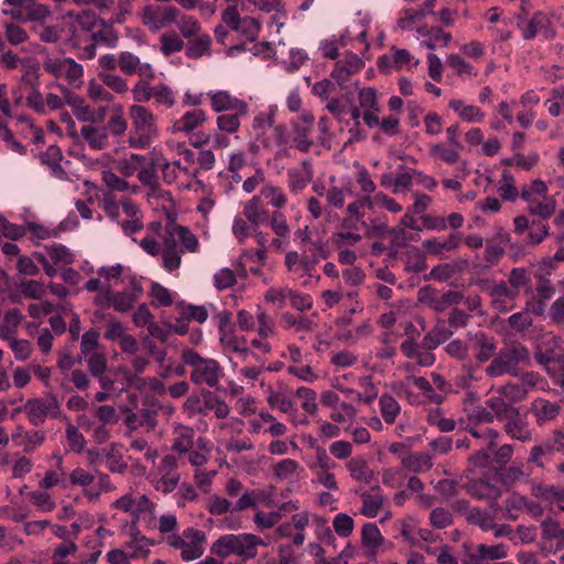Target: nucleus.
Masks as SVG:
<instances>
[{
  "instance_id": "1",
  "label": "nucleus",
  "mask_w": 564,
  "mask_h": 564,
  "mask_svg": "<svg viewBox=\"0 0 564 564\" xmlns=\"http://www.w3.org/2000/svg\"><path fill=\"white\" fill-rule=\"evenodd\" d=\"M199 251V240L192 230L182 225L170 223L163 236V268L173 272L181 267L182 254Z\"/></svg>"
},
{
  "instance_id": "2",
  "label": "nucleus",
  "mask_w": 564,
  "mask_h": 564,
  "mask_svg": "<svg viewBox=\"0 0 564 564\" xmlns=\"http://www.w3.org/2000/svg\"><path fill=\"white\" fill-rule=\"evenodd\" d=\"M131 128L128 144L132 149L147 150L160 135L156 116L142 105H131L128 109Z\"/></svg>"
},
{
  "instance_id": "3",
  "label": "nucleus",
  "mask_w": 564,
  "mask_h": 564,
  "mask_svg": "<svg viewBox=\"0 0 564 564\" xmlns=\"http://www.w3.org/2000/svg\"><path fill=\"white\" fill-rule=\"evenodd\" d=\"M259 546L268 543L253 533H229L219 536L212 545L210 552L219 557L236 555L242 562L253 560L258 555Z\"/></svg>"
},
{
  "instance_id": "4",
  "label": "nucleus",
  "mask_w": 564,
  "mask_h": 564,
  "mask_svg": "<svg viewBox=\"0 0 564 564\" xmlns=\"http://www.w3.org/2000/svg\"><path fill=\"white\" fill-rule=\"evenodd\" d=\"M531 364V354L521 343L510 341L499 349L495 358L485 368L488 378H499L503 375L519 377V366H529Z\"/></svg>"
},
{
  "instance_id": "5",
  "label": "nucleus",
  "mask_w": 564,
  "mask_h": 564,
  "mask_svg": "<svg viewBox=\"0 0 564 564\" xmlns=\"http://www.w3.org/2000/svg\"><path fill=\"white\" fill-rule=\"evenodd\" d=\"M274 110L260 112L254 116L251 130L252 137L262 144L265 150L279 149L280 155H288V129L284 124H275Z\"/></svg>"
},
{
  "instance_id": "6",
  "label": "nucleus",
  "mask_w": 564,
  "mask_h": 564,
  "mask_svg": "<svg viewBox=\"0 0 564 564\" xmlns=\"http://www.w3.org/2000/svg\"><path fill=\"white\" fill-rule=\"evenodd\" d=\"M183 362L191 367L189 379L194 384L216 388L224 376L219 362L212 358H204L192 348L182 350Z\"/></svg>"
},
{
  "instance_id": "7",
  "label": "nucleus",
  "mask_w": 564,
  "mask_h": 564,
  "mask_svg": "<svg viewBox=\"0 0 564 564\" xmlns=\"http://www.w3.org/2000/svg\"><path fill=\"white\" fill-rule=\"evenodd\" d=\"M113 509L120 510L132 517V527L143 520L148 529L154 527L156 518V503L147 495L130 490L111 503Z\"/></svg>"
},
{
  "instance_id": "8",
  "label": "nucleus",
  "mask_w": 564,
  "mask_h": 564,
  "mask_svg": "<svg viewBox=\"0 0 564 564\" xmlns=\"http://www.w3.org/2000/svg\"><path fill=\"white\" fill-rule=\"evenodd\" d=\"M138 17L148 31L158 33L177 21L178 8L171 4L147 3L140 9Z\"/></svg>"
},
{
  "instance_id": "9",
  "label": "nucleus",
  "mask_w": 564,
  "mask_h": 564,
  "mask_svg": "<svg viewBox=\"0 0 564 564\" xmlns=\"http://www.w3.org/2000/svg\"><path fill=\"white\" fill-rule=\"evenodd\" d=\"M477 441L479 449L469 458L474 467H486L489 465L490 451L498 444L499 433L492 429H478L477 425L468 423L465 427Z\"/></svg>"
},
{
  "instance_id": "10",
  "label": "nucleus",
  "mask_w": 564,
  "mask_h": 564,
  "mask_svg": "<svg viewBox=\"0 0 564 564\" xmlns=\"http://www.w3.org/2000/svg\"><path fill=\"white\" fill-rule=\"evenodd\" d=\"M463 299L464 294L459 291L448 290L443 292L430 285L423 286L417 291L419 302L438 313L459 304L463 302Z\"/></svg>"
},
{
  "instance_id": "11",
  "label": "nucleus",
  "mask_w": 564,
  "mask_h": 564,
  "mask_svg": "<svg viewBox=\"0 0 564 564\" xmlns=\"http://www.w3.org/2000/svg\"><path fill=\"white\" fill-rule=\"evenodd\" d=\"M23 411L34 426L42 425L47 417L56 419L61 414L59 403L52 394L28 400L23 405Z\"/></svg>"
},
{
  "instance_id": "12",
  "label": "nucleus",
  "mask_w": 564,
  "mask_h": 564,
  "mask_svg": "<svg viewBox=\"0 0 564 564\" xmlns=\"http://www.w3.org/2000/svg\"><path fill=\"white\" fill-rule=\"evenodd\" d=\"M43 68L56 78H64L70 85L83 83L84 68L70 57H47L43 62Z\"/></svg>"
},
{
  "instance_id": "13",
  "label": "nucleus",
  "mask_w": 564,
  "mask_h": 564,
  "mask_svg": "<svg viewBox=\"0 0 564 564\" xmlns=\"http://www.w3.org/2000/svg\"><path fill=\"white\" fill-rule=\"evenodd\" d=\"M486 292L491 299L492 307L499 313L512 311L517 305L518 295L509 289L506 281H485Z\"/></svg>"
},
{
  "instance_id": "14",
  "label": "nucleus",
  "mask_w": 564,
  "mask_h": 564,
  "mask_svg": "<svg viewBox=\"0 0 564 564\" xmlns=\"http://www.w3.org/2000/svg\"><path fill=\"white\" fill-rule=\"evenodd\" d=\"M120 72L126 76H139L144 79H154L156 77L155 68L151 63L142 62L141 58L130 52H120Z\"/></svg>"
},
{
  "instance_id": "15",
  "label": "nucleus",
  "mask_w": 564,
  "mask_h": 564,
  "mask_svg": "<svg viewBox=\"0 0 564 564\" xmlns=\"http://www.w3.org/2000/svg\"><path fill=\"white\" fill-rule=\"evenodd\" d=\"M364 67V62L356 54H348L338 61L330 74L341 89L348 88L349 79Z\"/></svg>"
},
{
  "instance_id": "16",
  "label": "nucleus",
  "mask_w": 564,
  "mask_h": 564,
  "mask_svg": "<svg viewBox=\"0 0 564 564\" xmlns=\"http://www.w3.org/2000/svg\"><path fill=\"white\" fill-rule=\"evenodd\" d=\"M207 95L210 99L212 108L216 112L237 111L239 115L248 113V104L231 96L228 91H209Z\"/></svg>"
},
{
  "instance_id": "17",
  "label": "nucleus",
  "mask_w": 564,
  "mask_h": 564,
  "mask_svg": "<svg viewBox=\"0 0 564 564\" xmlns=\"http://www.w3.org/2000/svg\"><path fill=\"white\" fill-rule=\"evenodd\" d=\"M467 492L478 500H488L491 506H497L501 490L495 481L485 478L470 479L466 484Z\"/></svg>"
},
{
  "instance_id": "18",
  "label": "nucleus",
  "mask_w": 564,
  "mask_h": 564,
  "mask_svg": "<svg viewBox=\"0 0 564 564\" xmlns=\"http://www.w3.org/2000/svg\"><path fill=\"white\" fill-rule=\"evenodd\" d=\"M468 337L473 343L477 361L482 364L495 358L497 355V340L494 336L484 332H477L475 334L468 333Z\"/></svg>"
},
{
  "instance_id": "19",
  "label": "nucleus",
  "mask_w": 564,
  "mask_h": 564,
  "mask_svg": "<svg viewBox=\"0 0 564 564\" xmlns=\"http://www.w3.org/2000/svg\"><path fill=\"white\" fill-rule=\"evenodd\" d=\"M286 176L289 191L292 194L301 193L313 181L312 163L308 160L302 161L300 167L289 169Z\"/></svg>"
},
{
  "instance_id": "20",
  "label": "nucleus",
  "mask_w": 564,
  "mask_h": 564,
  "mask_svg": "<svg viewBox=\"0 0 564 564\" xmlns=\"http://www.w3.org/2000/svg\"><path fill=\"white\" fill-rule=\"evenodd\" d=\"M462 242L459 232H452L446 239H426L423 246L429 254L447 259L449 254L458 249Z\"/></svg>"
},
{
  "instance_id": "21",
  "label": "nucleus",
  "mask_w": 564,
  "mask_h": 564,
  "mask_svg": "<svg viewBox=\"0 0 564 564\" xmlns=\"http://www.w3.org/2000/svg\"><path fill=\"white\" fill-rule=\"evenodd\" d=\"M531 494L536 499L552 506L555 505L560 510L564 511V486L533 482L531 485Z\"/></svg>"
},
{
  "instance_id": "22",
  "label": "nucleus",
  "mask_w": 564,
  "mask_h": 564,
  "mask_svg": "<svg viewBox=\"0 0 564 564\" xmlns=\"http://www.w3.org/2000/svg\"><path fill=\"white\" fill-rule=\"evenodd\" d=\"M184 536L186 541H184V546H182V558L189 562L200 557L204 553L205 533L195 528H187L184 530Z\"/></svg>"
},
{
  "instance_id": "23",
  "label": "nucleus",
  "mask_w": 564,
  "mask_h": 564,
  "mask_svg": "<svg viewBox=\"0 0 564 564\" xmlns=\"http://www.w3.org/2000/svg\"><path fill=\"white\" fill-rule=\"evenodd\" d=\"M215 392L206 389H202L198 393L191 394L183 404L184 412L189 416L194 417L198 414L207 415L213 406V400Z\"/></svg>"
},
{
  "instance_id": "24",
  "label": "nucleus",
  "mask_w": 564,
  "mask_h": 564,
  "mask_svg": "<svg viewBox=\"0 0 564 564\" xmlns=\"http://www.w3.org/2000/svg\"><path fill=\"white\" fill-rule=\"evenodd\" d=\"M503 421V430L511 438L523 443L532 440V429L519 409H517V414L512 413Z\"/></svg>"
},
{
  "instance_id": "25",
  "label": "nucleus",
  "mask_w": 564,
  "mask_h": 564,
  "mask_svg": "<svg viewBox=\"0 0 564 564\" xmlns=\"http://www.w3.org/2000/svg\"><path fill=\"white\" fill-rule=\"evenodd\" d=\"M79 135L90 149L100 151L109 147V133L105 126L84 124Z\"/></svg>"
},
{
  "instance_id": "26",
  "label": "nucleus",
  "mask_w": 564,
  "mask_h": 564,
  "mask_svg": "<svg viewBox=\"0 0 564 564\" xmlns=\"http://www.w3.org/2000/svg\"><path fill=\"white\" fill-rule=\"evenodd\" d=\"M416 387L423 397L431 403L441 404L444 401L443 394L435 391L433 384L424 377L406 376L402 382L399 383L400 392H406V388Z\"/></svg>"
},
{
  "instance_id": "27",
  "label": "nucleus",
  "mask_w": 564,
  "mask_h": 564,
  "mask_svg": "<svg viewBox=\"0 0 564 564\" xmlns=\"http://www.w3.org/2000/svg\"><path fill=\"white\" fill-rule=\"evenodd\" d=\"M530 412L535 417L536 423L543 425L558 416L561 405L544 398H536L531 402Z\"/></svg>"
},
{
  "instance_id": "28",
  "label": "nucleus",
  "mask_w": 564,
  "mask_h": 564,
  "mask_svg": "<svg viewBox=\"0 0 564 564\" xmlns=\"http://www.w3.org/2000/svg\"><path fill=\"white\" fill-rule=\"evenodd\" d=\"M541 539L544 543H549L551 547L554 546V551H561L564 549V528L558 521L552 518H545L541 524Z\"/></svg>"
},
{
  "instance_id": "29",
  "label": "nucleus",
  "mask_w": 564,
  "mask_h": 564,
  "mask_svg": "<svg viewBox=\"0 0 564 564\" xmlns=\"http://www.w3.org/2000/svg\"><path fill=\"white\" fill-rule=\"evenodd\" d=\"M299 506L293 501L282 503L278 510L270 513L258 511L253 517V522L259 529H270L274 527L285 513L297 510Z\"/></svg>"
},
{
  "instance_id": "30",
  "label": "nucleus",
  "mask_w": 564,
  "mask_h": 564,
  "mask_svg": "<svg viewBox=\"0 0 564 564\" xmlns=\"http://www.w3.org/2000/svg\"><path fill=\"white\" fill-rule=\"evenodd\" d=\"M549 25V18L541 12L535 13L528 22L523 20L518 21V26L522 30L523 39L525 40H531L538 34H544L547 39Z\"/></svg>"
},
{
  "instance_id": "31",
  "label": "nucleus",
  "mask_w": 564,
  "mask_h": 564,
  "mask_svg": "<svg viewBox=\"0 0 564 564\" xmlns=\"http://www.w3.org/2000/svg\"><path fill=\"white\" fill-rule=\"evenodd\" d=\"M507 555L508 547L503 543L495 545L478 544L475 549L474 560L477 564H486L503 560Z\"/></svg>"
},
{
  "instance_id": "32",
  "label": "nucleus",
  "mask_w": 564,
  "mask_h": 564,
  "mask_svg": "<svg viewBox=\"0 0 564 564\" xmlns=\"http://www.w3.org/2000/svg\"><path fill=\"white\" fill-rule=\"evenodd\" d=\"M509 289L512 290L518 296L521 292L524 294H532L533 286L531 273L525 268H513L508 274L506 281Z\"/></svg>"
},
{
  "instance_id": "33",
  "label": "nucleus",
  "mask_w": 564,
  "mask_h": 564,
  "mask_svg": "<svg viewBox=\"0 0 564 564\" xmlns=\"http://www.w3.org/2000/svg\"><path fill=\"white\" fill-rule=\"evenodd\" d=\"M213 41L209 34L202 32L188 40L185 46V55L191 59H198L212 55Z\"/></svg>"
},
{
  "instance_id": "34",
  "label": "nucleus",
  "mask_w": 564,
  "mask_h": 564,
  "mask_svg": "<svg viewBox=\"0 0 564 564\" xmlns=\"http://www.w3.org/2000/svg\"><path fill=\"white\" fill-rule=\"evenodd\" d=\"M453 336V332L444 321L438 319L436 325L423 337L421 347L425 350H433Z\"/></svg>"
},
{
  "instance_id": "35",
  "label": "nucleus",
  "mask_w": 564,
  "mask_h": 564,
  "mask_svg": "<svg viewBox=\"0 0 564 564\" xmlns=\"http://www.w3.org/2000/svg\"><path fill=\"white\" fill-rule=\"evenodd\" d=\"M242 214L254 227H259L269 220V212L263 206L259 196H253L245 204Z\"/></svg>"
},
{
  "instance_id": "36",
  "label": "nucleus",
  "mask_w": 564,
  "mask_h": 564,
  "mask_svg": "<svg viewBox=\"0 0 564 564\" xmlns=\"http://www.w3.org/2000/svg\"><path fill=\"white\" fill-rule=\"evenodd\" d=\"M467 395L470 402L476 400V394L474 392H468ZM464 412L470 424L478 425L494 422L492 415L490 414L487 405L482 406L479 404L475 405L473 403L468 404L467 401H465Z\"/></svg>"
},
{
  "instance_id": "37",
  "label": "nucleus",
  "mask_w": 564,
  "mask_h": 564,
  "mask_svg": "<svg viewBox=\"0 0 564 564\" xmlns=\"http://www.w3.org/2000/svg\"><path fill=\"white\" fill-rule=\"evenodd\" d=\"M154 545V541L148 539L137 529L131 528V540L127 543L129 556L132 558H143L150 553V546Z\"/></svg>"
},
{
  "instance_id": "38",
  "label": "nucleus",
  "mask_w": 564,
  "mask_h": 564,
  "mask_svg": "<svg viewBox=\"0 0 564 564\" xmlns=\"http://www.w3.org/2000/svg\"><path fill=\"white\" fill-rule=\"evenodd\" d=\"M207 117L203 109H194L185 112L180 119L174 121L173 129L176 132L189 133L206 121Z\"/></svg>"
},
{
  "instance_id": "39",
  "label": "nucleus",
  "mask_w": 564,
  "mask_h": 564,
  "mask_svg": "<svg viewBox=\"0 0 564 564\" xmlns=\"http://www.w3.org/2000/svg\"><path fill=\"white\" fill-rule=\"evenodd\" d=\"M361 514L368 518H376L384 502V498L380 488L373 487L369 491L361 494Z\"/></svg>"
},
{
  "instance_id": "40",
  "label": "nucleus",
  "mask_w": 564,
  "mask_h": 564,
  "mask_svg": "<svg viewBox=\"0 0 564 564\" xmlns=\"http://www.w3.org/2000/svg\"><path fill=\"white\" fill-rule=\"evenodd\" d=\"M186 43L175 30L164 32L159 37V51L165 57L183 51Z\"/></svg>"
},
{
  "instance_id": "41",
  "label": "nucleus",
  "mask_w": 564,
  "mask_h": 564,
  "mask_svg": "<svg viewBox=\"0 0 564 564\" xmlns=\"http://www.w3.org/2000/svg\"><path fill=\"white\" fill-rule=\"evenodd\" d=\"M196 446L194 429L185 425H180L175 429V437L172 444V449L185 454L191 452Z\"/></svg>"
},
{
  "instance_id": "42",
  "label": "nucleus",
  "mask_w": 564,
  "mask_h": 564,
  "mask_svg": "<svg viewBox=\"0 0 564 564\" xmlns=\"http://www.w3.org/2000/svg\"><path fill=\"white\" fill-rule=\"evenodd\" d=\"M495 510L475 507L468 510L466 521L471 525L478 527L484 532H489L495 522Z\"/></svg>"
},
{
  "instance_id": "43",
  "label": "nucleus",
  "mask_w": 564,
  "mask_h": 564,
  "mask_svg": "<svg viewBox=\"0 0 564 564\" xmlns=\"http://www.w3.org/2000/svg\"><path fill=\"white\" fill-rule=\"evenodd\" d=\"M401 464L404 469L411 473H424L432 468V457L425 453H410L401 457Z\"/></svg>"
},
{
  "instance_id": "44",
  "label": "nucleus",
  "mask_w": 564,
  "mask_h": 564,
  "mask_svg": "<svg viewBox=\"0 0 564 564\" xmlns=\"http://www.w3.org/2000/svg\"><path fill=\"white\" fill-rule=\"evenodd\" d=\"M490 414L492 415V420L503 421L512 413L517 414V409L513 405H510L500 394L496 393L495 395L488 398L485 401Z\"/></svg>"
},
{
  "instance_id": "45",
  "label": "nucleus",
  "mask_w": 564,
  "mask_h": 564,
  "mask_svg": "<svg viewBox=\"0 0 564 564\" xmlns=\"http://www.w3.org/2000/svg\"><path fill=\"white\" fill-rule=\"evenodd\" d=\"M173 25H176L182 39L191 40L202 33L200 22L193 15L184 14L178 9V18Z\"/></svg>"
},
{
  "instance_id": "46",
  "label": "nucleus",
  "mask_w": 564,
  "mask_h": 564,
  "mask_svg": "<svg viewBox=\"0 0 564 564\" xmlns=\"http://www.w3.org/2000/svg\"><path fill=\"white\" fill-rule=\"evenodd\" d=\"M448 107L453 109L460 119L467 122H481L485 113L480 108L474 105H465L463 100L452 99Z\"/></svg>"
},
{
  "instance_id": "47",
  "label": "nucleus",
  "mask_w": 564,
  "mask_h": 564,
  "mask_svg": "<svg viewBox=\"0 0 564 564\" xmlns=\"http://www.w3.org/2000/svg\"><path fill=\"white\" fill-rule=\"evenodd\" d=\"M145 162L147 158L144 155L130 153V155L121 158L116 162V169L122 176L130 177L134 175Z\"/></svg>"
},
{
  "instance_id": "48",
  "label": "nucleus",
  "mask_w": 564,
  "mask_h": 564,
  "mask_svg": "<svg viewBox=\"0 0 564 564\" xmlns=\"http://www.w3.org/2000/svg\"><path fill=\"white\" fill-rule=\"evenodd\" d=\"M547 195V186L542 180H534L530 184L522 186L520 197L528 206Z\"/></svg>"
},
{
  "instance_id": "49",
  "label": "nucleus",
  "mask_w": 564,
  "mask_h": 564,
  "mask_svg": "<svg viewBox=\"0 0 564 564\" xmlns=\"http://www.w3.org/2000/svg\"><path fill=\"white\" fill-rule=\"evenodd\" d=\"M350 476L361 482L369 484L373 478V471L362 458H352L347 463Z\"/></svg>"
},
{
  "instance_id": "50",
  "label": "nucleus",
  "mask_w": 564,
  "mask_h": 564,
  "mask_svg": "<svg viewBox=\"0 0 564 564\" xmlns=\"http://www.w3.org/2000/svg\"><path fill=\"white\" fill-rule=\"evenodd\" d=\"M495 392L500 394L510 405L519 403L527 398L524 389L519 387L516 382H506L495 389Z\"/></svg>"
},
{
  "instance_id": "51",
  "label": "nucleus",
  "mask_w": 564,
  "mask_h": 564,
  "mask_svg": "<svg viewBox=\"0 0 564 564\" xmlns=\"http://www.w3.org/2000/svg\"><path fill=\"white\" fill-rule=\"evenodd\" d=\"M415 169L400 165L395 176L393 177V193L398 194L404 191H409L415 181Z\"/></svg>"
},
{
  "instance_id": "52",
  "label": "nucleus",
  "mask_w": 564,
  "mask_h": 564,
  "mask_svg": "<svg viewBox=\"0 0 564 564\" xmlns=\"http://www.w3.org/2000/svg\"><path fill=\"white\" fill-rule=\"evenodd\" d=\"M380 412L386 423L392 424L400 414L401 408L398 401L389 394H382L379 399Z\"/></svg>"
},
{
  "instance_id": "53",
  "label": "nucleus",
  "mask_w": 564,
  "mask_h": 564,
  "mask_svg": "<svg viewBox=\"0 0 564 564\" xmlns=\"http://www.w3.org/2000/svg\"><path fill=\"white\" fill-rule=\"evenodd\" d=\"M267 392V401L270 404V406H278L281 412L290 415L295 412L294 403L283 392L275 391L271 387L268 388Z\"/></svg>"
},
{
  "instance_id": "54",
  "label": "nucleus",
  "mask_w": 564,
  "mask_h": 564,
  "mask_svg": "<svg viewBox=\"0 0 564 564\" xmlns=\"http://www.w3.org/2000/svg\"><path fill=\"white\" fill-rule=\"evenodd\" d=\"M281 321L286 328H293L296 333L308 332L316 326L312 317L294 316L291 313H284Z\"/></svg>"
},
{
  "instance_id": "55",
  "label": "nucleus",
  "mask_w": 564,
  "mask_h": 564,
  "mask_svg": "<svg viewBox=\"0 0 564 564\" xmlns=\"http://www.w3.org/2000/svg\"><path fill=\"white\" fill-rule=\"evenodd\" d=\"M555 208V199L552 196L546 195L543 198H540L539 200H535L534 203L530 204L528 206V212L531 215H535L545 219L554 214Z\"/></svg>"
},
{
  "instance_id": "56",
  "label": "nucleus",
  "mask_w": 564,
  "mask_h": 564,
  "mask_svg": "<svg viewBox=\"0 0 564 564\" xmlns=\"http://www.w3.org/2000/svg\"><path fill=\"white\" fill-rule=\"evenodd\" d=\"M99 80L117 94H126L129 90L128 82L115 72H98Z\"/></svg>"
},
{
  "instance_id": "57",
  "label": "nucleus",
  "mask_w": 564,
  "mask_h": 564,
  "mask_svg": "<svg viewBox=\"0 0 564 564\" xmlns=\"http://www.w3.org/2000/svg\"><path fill=\"white\" fill-rule=\"evenodd\" d=\"M152 79L140 78L132 87L131 94L134 100V105H141L150 101L154 95V86L151 83Z\"/></svg>"
},
{
  "instance_id": "58",
  "label": "nucleus",
  "mask_w": 564,
  "mask_h": 564,
  "mask_svg": "<svg viewBox=\"0 0 564 564\" xmlns=\"http://www.w3.org/2000/svg\"><path fill=\"white\" fill-rule=\"evenodd\" d=\"M312 129L302 127L300 124H293L292 127V142L294 147L301 152H308L314 144L311 139Z\"/></svg>"
},
{
  "instance_id": "59",
  "label": "nucleus",
  "mask_w": 564,
  "mask_h": 564,
  "mask_svg": "<svg viewBox=\"0 0 564 564\" xmlns=\"http://www.w3.org/2000/svg\"><path fill=\"white\" fill-rule=\"evenodd\" d=\"M219 340L223 347L228 351L238 352L243 356H248L250 354L249 348L245 346L246 339L243 337L239 338L231 332L221 334Z\"/></svg>"
},
{
  "instance_id": "60",
  "label": "nucleus",
  "mask_w": 564,
  "mask_h": 564,
  "mask_svg": "<svg viewBox=\"0 0 564 564\" xmlns=\"http://www.w3.org/2000/svg\"><path fill=\"white\" fill-rule=\"evenodd\" d=\"M547 111L552 117L564 115V86H557L551 89L550 98L545 101Z\"/></svg>"
},
{
  "instance_id": "61",
  "label": "nucleus",
  "mask_w": 564,
  "mask_h": 564,
  "mask_svg": "<svg viewBox=\"0 0 564 564\" xmlns=\"http://www.w3.org/2000/svg\"><path fill=\"white\" fill-rule=\"evenodd\" d=\"M260 193L261 196L268 199V204L278 209L284 207L288 202L284 191L275 185L267 184L261 188Z\"/></svg>"
},
{
  "instance_id": "62",
  "label": "nucleus",
  "mask_w": 564,
  "mask_h": 564,
  "mask_svg": "<svg viewBox=\"0 0 564 564\" xmlns=\"http://www.w3.org/2000/svg\"><path fill=\"white\" fill-rule=\"evenodd\" d=\"M460 149L451 144L437 143L431 147V154L440 158L447 164H455L459 160Z\"/></svg>"
},
{
  "instance_id": "63",
  "label": "nucleus",
  "mask_w": 564,
  "mask_h": 564,
  "mask_svg": "<svg viewBox=\"0 0 564 564\" xmlns=\"http://www.w3.org/2000/svg\"><path fill=\"white\" fill-rule=\"evenodd\" d=\"M247 115H239L237 111L225 112L217 117V128L226 133H235L239 130L241 118Z\"/></svg>"
},
{
  "instance_id": "64",
  "label": "nucleus",
  "mask_w": 564,
  "mask_h": 564,
  "mask_svg": "<svg viewBox=\"0 0 564 564\" xmlns=\"http://www.w3.org/2000/svg\"><path fill=\"white\" fill-rule=\"evenodd\" d=\"M502 183L498 187V193L503 200L514 202L519 196V191L514 186V177L508 172H502Z\"/></svg>"
}]
</instances>
